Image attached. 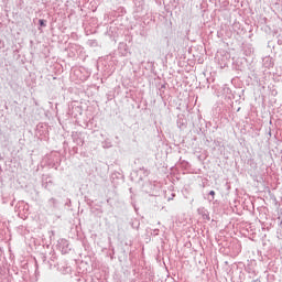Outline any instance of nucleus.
I'll list each match as a JSON object with an SVG mask.
<instances>
[{
	"mask_svg": "<svg viewBox=\"0 0 282 282\" xmlns=\"http://www.w3.org/2000/svg\"><path fill=\"white\" fill-rule=\"evenodd\" d=\"M209 195H212V197H215V191H210Z\"/></svg>",
	"mask_w": 282,
	"mask_h": 282,
	"instance_id": "nucleus-2",
	"label": "nucleus"
},
{
	"mask_svg": "<svg viewBox=\"0 0 282 282\" xmlns=\"http://www.w3.org/2000/svg\"><path fill=\"white\" fill-rule=\"evenodd\" d=\"M40 25H41L42 28H44L45 21H44V20H40Z\"/></svg>",
	"mask_w": 282,
	"mask_h": 282,
	"instance_id": "nucleus-1",
	"label": "nucleus"
}]
</instances>
